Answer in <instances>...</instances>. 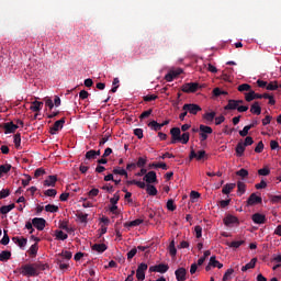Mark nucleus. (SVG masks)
<instances>
[{
  "label": "nucleus",
  "mask_w": 281,
  "mask_h": 281,
  "mask_svg": "<svg viewBox=\"0 0 281 281\" xmlns=\"http://www.w3.org/2000/svg\"><path fill=\"white\" fill-rule=\"evenodd\" d=\"M14 273H19L24 278H37V276H41V272L36 271L34 263H24L20 268H16Z\"/></svg>",
  "instance_id": "f257e3e1"
},
{
  "label": "nucleus",
  "mask_w": 281,
  "mask_h": 281,
  "mask_svg": "<svg viewBox=\"0 0 281 281\" xmlns=\"http://www.w3.org/2000/svg\"><path fill=\"white\" fill-rule=\"evenodd\" d=\"M200 142H205L207 139V135H212L214 133V130L207 125H200Z\"/></svg>",
  "instance_id": "f03ea898"
},
{
  "label": "nucleus",
  "mask_w": 281,
  "mask_h": 281,
  "mask_svg": "<svg viewBox=\"0 0 281 281\" xmlns=\"http://www.w3.org/2000/svg\"><path fill=\"white\" fill-rule=\"evenodd\" d=\"M169 269L170 266H168V263H159L156 266H150L149 273H167Z\"/></svg>",
  "instance_id": "7ed1b4c3"
},
{
  "label": "nucleus",
  "mask_w": 281,
  "mask_h": 281,
  "mask_svg": "<svg viewBox=\"0 0 281 281\" xmlns=\"http://www.w3.org/2000/svg\"><path fill=\"white\" fill-rule=\"evenodd\" d=\"M182 110L187 111L191 115H196V113H199V111H202L201 105L194 104V103H186L182 106Z\"/></svg>",
  "instance_id": "20e7f679"
},
{
  "label": "nucleus",
  "mask_w": 281,
  "mask_h": 281,
  "mask_svg": "<svg viewBox=\"0 0 281 281\" xmlns=\"http://www.w3.org/2000/svg\"><path fill=\"white\" fill-rule=\"evenodd\" d=\"M148 270V265L139 263L136 270V278L138 281L146 280V271Z\"/></svg>",
  "instance_id": "39448f33"
},
{
  "label": "nucleus",
  "mask_w": 281,
  "mask_h": 281,
  "mask_svg": "<svg viewBox=\"0 0 281 281\" xmlns=\"http://www.w3.org/2000/svg\"><path fill=\"white\" fill-rule=\"evenodd\" d=\"M206 155L207 154L205 153V150H199L196 153V151H194V148L191 147L189 159H190V161H192V159H196L198 161H201L202 159H205Z\"/></svg>",
  "instance_id": "423d86ee"
},
{
  "label": "nucleus",
  "mask_w": 281,
  "mask_h": 281,
  "mask_svg": "<svg viewBox=\"0 0 281 281\" xmlns=\"http://www.w3.org/2000/svg\"><path fill=\"white\" fill-rule=\"evenodd\" d=\"M183 93H196L199 91V83L198 82H189L182 86Z\"/></svg>",
  "instance_id": "0eeeda50"
},
{
  "label": "nucleus",
  "mask_w": 281,
  "mask_h": 281,
  "mask_svg": "<svg viewBox=\"0 0 281 281\" xmlns=\"http://www.w3.org/2000/svg\"><path fill=\"white\" fill-rule=\"evenodd\" d=\"M32 223L35 229H37L38 232H43V229H45V225H47V221H45V218L43 217H34L32 220Z\"/></svg>",
  "instance_id": "6e6552de"
},
{
  "label": "nucleus",
  "mask_w": 281,
  "mask_h": 281,
  "mask_svg": "<svg viewBox=\"0 0 281 281\" xmlns=\"http://www.w3.org/2000/svg\"><path fill=\"white\" fill-rule=\"evenodd\" d=\"M223 221L226 227H232V225H240V221H238V217L231 214L226 215Z\"/></svg>",
  "instance_id": "1a4fd4ad"
},
{
  "label": "nucleus",
  "mask_w": 281,
  "mask_h": 281,
  "mask_svg": "<svg viewBox=\"0 0 281 281\" xmlns=\"http://www.w3.org/2000/svg\"><path fill=\"white\" fill-rule=\"evenodd\" d=\"M171 142L170 144H177L181 139V128L173 127L170 130Z\"/></svg>",
  "instance_id": "9d476101"
},
{
  "label": "nucleus",
  "mask_w": 281,
  "mask_h": 281,
  "mask_svg": "<svg viewBox=\"0 0 281 281\" xmlns=\"http://www.w3.org/2000/svg\"><path fill=\"white\" fill-rule=\"evenodd\" d=\"M64 125H65V117L56 121L54 125L49 128L50 135H56V133H58V131H60Z\"/></svg>",
  "instance_id": "9b49d317"
},
{
  "label": "nucleus",
  "mask_w": 281,
  "mask_h": 281,
  "mask_svg": "<svg viewBox=\"0 0 281 281\" xmlns=\"http://www.w3.org/2000/svg\"><path fill=\"white\" fill-rule=\"evenodd\" d=\"M251 218L256 225H265V223H267V216H265V214L255 213Z\"/></svg>",
  "instance_id": "f8f14e48"
},
{
  "label": "nucleus",
  "mask_w": 281,
  "mask_h": 281,
  "mask_svg": "<svg viewBox=\"0 0 281 281\" xmlns=\"http://www.w3.org/2000/svg\"><path fill=\"white\" fill-rule=\"evenodd\" d=\"M143 180L146 181V183H148V186H150V183H157V172L148 171L144 176Z\"/></svg>",
  "instance_id": "ddd939ff"
},
{
  "label": "nucleus",
  "mask_w": 281,
  "mask_h": 281,
  "mask_svg": "<svg viewBox=\"0 0 281 281\" xmlns=\"http://www.w3.org/2000/svg\"><path fill=\"white\" fill-rule=\"evenodd\" d=\"M3 128H4L5 135H8L10 133H15L16 128H19V125L14 124V122H8V123H4Z\"/></svg>",
  "instance_id": "4468645a"
},
{
  "label": "nucleus",
  "mask_w": 281,
  "mask_h": 281,
  "mask_svg": "<svg viewBox=\"0 0 281 281\" xmlns=\"http://www.w3.org/2000/svg\"><path fill=\"white\" fill-rule=\"evenodd\" d=\"M258 203H262V198L251 193L247 200V205H258Z\"/></svg>",
  "instance_id": "2eb2a0df"
},
{
  "label": "nucleus",
  "mask_w": 281,
  "mask_h": 281,
  "mask_svg": "<svg viewBox=\"0 0 281 281\" xmlns=\"http://www.w3.org/2000/svg\"><path fill=\"white\" fill-rule=\"evenodd\" d=\"M188 271L186 270V268H178L176 271H175V276H176V279L178 281H186V276H187Z\"/></svg>",
  "instance_id": "dca6fc26"
},
{
  "label": "nucleus",
  "mask_w": 281,
  "mask_h": 281,
  "mask_svg": "<svg viewBox=\"0 0 281 281\" xmlns=\"http://www.w3.org/2000/svg\"><path fill=\"white\" fill-rule=\"evenodd\" d=\"M12 241L16 246H19L21 249H23V247H25V245H27V238H25V237L15 236V237H12Z\"/></svg>",
  "instance_id": "f3484780"
},
{
  "label": "nucleus",
  "mask_w": 281,
  "mask_h": 281,
  "mask_svg": "<svg viewBox=\"0 0 281 281\" xmlns=\"http://www.w3.org/2000/svg\"><path fill=\"white\" fill-rule=\"evenodd\" d=\"M56 181H58V178L56 176H48L47 179L44 181V186L46 188H54L56 186Z\"/></svg>",
  "instance_id": "a211bd4d"
},
{
  "label": "nucleus",
  "mask_w": 281,
  "mask_h": 281,
  "mask_svg": "<svg viewBox=\"0 0 281 281\" xmlns=\"http://www.w3.org/2000/svg\"><path fill=\"white\" fill-rule=\"evenodd\" d=\"M250 113L254 115H260L262 113V108H260V102L255 101L250 106Z\"/></svg>",
  "instance_id": "6ab92c4d"
},
{
  "label": "nucleus",
  "mask_w": 281,
  "mask_h": 281,
  "mask_svg": "<svg viewBox=\"0 0 281 281\" xmlns=\"http://www.w3.org/2000/svg\"><path fill=\"white\" fill-rule=\"evenodd\" d=\"M92 251H97L98 254H104L109 247L105 244H94L91 247Z\"/></svg>",
  "instance_id": "aec40b11"
},
{
  "label": "nucleus",
  "mask_w": 281,
  "mask_h": 281,
  "mask_svg": "<svg viewBox=\"0 0 281 281\" xmlns=\"http://www.w3.org/2000/svg\"><path fill=\"white\" fill-rule=\"evenodd\" d=\"M12 258V252L10 250H2L0 252V262H8Z\"/></svg>",
  "instance_id": "412c9836"
},
{
  "label": "nucleus",
  "mask_w": 281,
  "mask_h": 281,
  "mask_svg": "<svg viewBox=\"0 0 281 281\" xmlns=\"http://www.w3.org/2000/svg\"><path fill=\"white\" fill-rule=\"evenodd\" d=\"M225 111H236L238 110V103H236V100L231 99L228 100L227 105H225Z\"/></svg>",
  "instance_id": "4be33fe9"
},
{
  "label": "nucleus",
  "mask_w": 281,
  "mask_h": 281,
  "mask_svg": "<svg viewBox=\"0 0 281 281\" xmlns=\"http://www.w3.org/2000/svg\"><path fill=\"white\" fill-rule=\"evenodd\" d=\"M35 271L37 273H41V271H45L46 269H49V265L43 263V262H34Z\"/></svg>",
  "instance_id": "5701e85b"
},
{
  "label": "nucleus",
  "mask_w": 281,
  "mask_h": 281,
  "mask_svg": "<svg viewBox=\"0 0 281 281\" xmlns=\"http://www.w3.org/2000/svg\"><path fill=\"white\" fill-rule=\"evenodd\" d=\"M245 148H246V145L243 142H239L235 148L236 155L238 157H243V155H245Z\"/></svg>",
  "instance_id": "b1692460"
},
{
  "label": "nucleus",
  "mask_w": 281,
  "mask_h": 281,
  "mask_svg": "<svg viewBox=\"0 0 281 281\" xmlns=\"http://www.w3.org/2000/svg\"><path fill=\"white\" fill-rule=\"evenodd\" d=\"M256 262H258V258H252L250 262L246 263L243 268L241 271H249V269H254L256 267Z\"/></svg>",
  "instance_id": "393cba45"
},
{
  "label": "nucleus",
  "mask_w": 281,
  "mask_h": 281,
  "mask_svg": "<svg viewBox=\"0 0 281 281\" xmlns=\"http://www.w3.org/2000/svg\"><path fill=\"white\" fill-rule=\"evenodd\" d=\"M112 172L113 175H120L121 177H125V179H128V172L126 171V169L115 167Z\"/></svg>",
  "instance_id": "a878e982"
},
{
  "label": "nucleus",
  "mask_w": 281,
  "mask_h": 281,
  "mask_svg": "<svg viewBox=\"0 0 281 281\" xmlns=\"http://www.w3.org/2000/svg\"><path fill=\"white\" fill-rule=\"evenodd\" d=\"M16 205L14 203L9 205H3L0 207V214H9V212H12Z\"/></svg>",
  "instance_id": "bb28decb"
},
{
  "label": "nucleus",
  "mask_w": 281,
  "mask_h": 281,
  "mask_svg": "<svg viewBox=\"0 0 281 281\" xmlns=\"http://www.w3.org/2000/svg\"><path fill=\"white\" fill-rule=\"evenodd\" d=\"M12 170V165L5 164L0 166V179L3 177V175H8Z\"/></svg>",
  "instance_id": "cd10ccee"
},
{
  "label": "nucleus",
  "mask_w": 281,
  "mask_h": 281,
  "mask_svg": "<svg viewBox=\"0 0 281 281\" xmlns=\"http://www.w3.org/2000/svg\"><path fill=\"white\" fill-rule=\"evenodd\" d=\"M42 109H43V102L41 101L32 102L31 111H33L34 113H38V111H41Z\"/></svg>",
  "instance_id": "c85d7f7f"
},
{
  "label": "nucleus",
  "mask_w": 281,
  "mask_h": 281,
  "mask_svg": "<svg viewBox=\"0 0 281 281\" xmlns=\"http://www.w3.org/2000/svg\"><path fill=\"white\" fill-rule=\"evenodd\" d=\"M205 122H214L216 117V112H206L202 115Z\"/></svg>",
  "instance_id": "c756f323"
},
{
  "label": "nucleus",
  "mask_w": 281,
  "mask_h": 281,
  "mask_svg": "<svg viewBox=\"0 0 281 281\" xmlns=\"http://www.w3.org/2000/svg\"><path fill=\"white\" fill-rule=\"evenodd\" d=\"M142 223H144V220H134L132 222H126L124 224V227H139V225H142Z\"/></svg>",
  "instance_id": "7c9ffc66"
},
{
  "label": "nucleus",
  "mask_w": 281,
  "mask_h": 281,
  "mask_svg": "<svg viewBox=\"0 0 281 281\" xmlns=\"http://www.w3.org/2000/svg\"><path fill=\"white\" fill-rule=\"evenodd\" d=\"M27 254L32 256V258H35V256L38 254V244H33L30 249L27 250Z\"/></svg>",
  "instance_id": "2f4dec72"
},
{
  "label": "nucleus",
  "mask_w": 281,
  "mask_h": 281,
  "mask_svg": "<svg viewBox=\"0 0 281 281\" xmlns=\"http://www.w3.org/2000/svg\"><path fill=\"white\" fill-rule=\"evenodd\" d=\"M146 192L149 194V196H157V188L153 184H147Z\"/></svg>",
  "instance_id": "473e14b6"
},
{
  "label": "nucleus",
  "mask_w": 281,
  "mask_h": 281,
  "mask_svg": "<svg viewBox=\"0 0 281 281\" xmlns=\"http://www.w3.org/2000/svg\"><path fill=\"white\" fill-rule=\"evenodd\" d=\"M234 188H236V183H227L223 187L222 192L223 194H229Z\"/></svg>",
  "instance_id": "72a5a7b5"
},
{
  "label": "nucleus",
  "mask_w": 281,
  "mask_h": 281,
  "mask_svg": "<svg viewBox=\"0 0 281 281\" xmlns=\"http://www.w3.org/2000/svg\"><path fill=\"white\" fill-rule=\"evenodd\" d=\"M55 236L57 240H67V238H69V235L63 231H55Z\"/></svg>",
  "instance_id": "f704fd0d"
},
{
  "label": "nucleus",
  "mask_w": 281,
  "mask_h": 281,
  "mask_svg": "<svg viewBox=\"0 0 281 281\" xmlns=\"http://www.w3.org/2000/svg\"><path fill=\"white\" fill-rule=\"evenodd\" d=\"M245 100L246 102H254V100H256V91L249 90V92H246Z\"/></svg>",
  "instance_id": "c9c22d12"
},
{
  "label": "nucleus",
  "mask_w": 281,
  "mask_h": 281,
  "mask_svg": "<svg viewBox=\"0 0 281 281\" xmlns=\"http://www.w3.org/2000/svg\"><path fill=\"white\" fill-rule=\"evenodd\" d=\"M148 127L151 128V131H155L156 133L161 131V125L157 121L149 122Z\"/></svg>",
  "instance_id": "e433bc0d"
},
{
  "label": "nucleus",
  "mask_w": 281,
  "mask_h": 281,
  "mask_svg": "<svg viewBox=\"0 0 281 281\" xmlns=\"http://www.w3.org/2000/svg\"><path fill=\"white\" fill-rule=\"evenodd\" d=\"M210 265H212V267L216 268L217 269H223V263H221L218 260H216V256H212L210 258Z\"/></svg>",
  "instance_id": "4c0bfd02"
},
{
  "label": "nucleus",
  "mask_w": 281,
  "mask_h": 281,
  "mask_svg": "<svg viewBox=\"0 0 281 281\" xmlns=\"http://www.w3.org/2000/svg\"><path fill=\"white\" fill-rule=\"evenodd\" d=\"M226 245H228V247H231L232 249H238V247H241V245H245V240L231 241V243H227Z\"/></svg>",
  "instance_id": "58836bf2"
},
{
  "label": "nucleus",
  "mask_w": 281,
  "mask_h": 281,
  "mask_svg": "<svg viewBox=\"0 0 281 281\" xmlns=\"http://www.w3.org/2000/svg\"><path fill=\"white\" fill-rule=\"evenodd\" d=\"M237 90L240 93H245V91H250L251 90V86L249 83H241L237 87Z\"/></svg>",
  "instance_id": "ea45409f"
},
{
  "label": "nucleus",
  "mask_w": 281,
  "mask_h": 281,
  "mask_svg": "<svg viewBox=\"0 0 281 281\" xmlns=\"http://www.w3.org/2000/svg\"><path fill=\"white\" fill-rule=\"evenodd\" d=\"M72 254L69 250H63L58 254V258H65L66 260H71Z\"/></svg>",
  "instance_id": "a19ab883"
},
{
  "label": "nucleus",
  "mask_w": 281,
  "mask_h": 281,
  "mask_svg": "<svg viewBox=\"0 0 281 281\" xmlns=\"http://www.w3.org/2000/svg\"><path fill=\"white\" fill-rule=\"evenodd\" d=\"M178 142H181V144H188V142H190V133L184 132L182 135L180 134V139Z\"/></svg>",
  "instance_id": "79ce46f5"
},
{
  "label": "nucleus",
  "mask_w": 281,
  "mask_h": 281,
  "mask_svg": "<svg viewBox=\"0 0 281 281\" xmlns=\"http://www.w3.org/2000/svg\"><path fill=\"white\" fill-rule=\"evenodd\" d=\"M258 175L260 177H269V175H271V170L268 167H265L258 170Z\"/></svg>",
  "instance_id": "37998d69"
},
{
  "label": "nucleus",
  "mask_w": 281,
  "mask_h": 281,
  "mask_svg": "<svg viewBox=\"0 0 281 281\" xmlns=\"http://www.w3.org/2000/svg\"><path fill=\"white\" fill-rule=\"evenodd\" d=\"M112 85H113V88L110 91L111 93H116L117 89H120V79L114 78Z\"/></svg>",
  "instance_id": "c03bdc74"
},
{
  "label": "nucleus",
  "mask_w": 281,
  "mask_h": 281,
  "mask_svg": "<svg viewBox=\"0 0 281 281\" xmlns=\"http://www.w3.org/2000/svg\"><path fill=\"white\" fill-rule=\"evenodd\" d=\"M45 212H50V214H55L56 212H58V206L54 204H47L45 206Z\"/></svg>",
  "instance_id": "a18cd8bd"
},
{
  "label": "nucleus",
  "mask_w": 281,
  "mask_h": 281,
  "mask_svg": "<svg viewBox=\"0 0 281 281\" xmlns=\"http://www.w3.org/2000/svg\"><path fill=\"white\" fill-rule=\"evenodd\" d=\"M233 274H234V269H232V268L227 269L223 276L222 281L231 280Z\"/></svg>",
  "instance_id": "49530a36"
},
{
  "label": "nucleus",
  "mask_w": 281,
  "mask_h": 281,
  "mask_svg": "<svg viewBox=\"0 0 281 281\" xmlns=\"http://www.w3.org/2000/svg\"><path fill=\"white\" fill-rule=\"evenodd\" d=\"M169 254L172 258L177 256V247H175V240L169 244Z\"/></svg>",
  "instance_id": "de8ad7c7"
},
{
  "label": "nucleus",
  "mask_w": 281,
  "mask_h": 281,
  "mask_svg": "<svg viewBox=\"0 0 281 281\" xmlns=\"http://www.w3.org/2000/svg\"><path fill=\"white\" fill-rule=\"evenodd\" d=\"M278 87H280L278 86V81H274V82L267 83L266 89L268 91H278Z\"/></svg>",
  "instance_id": "09e8293b"
},
{
  "label": "nucleus",
  "mask_w": 281,
  "mask_h": 281,
  "mask_svg": "<svg viewBox=\"0 0 281 281\" xmlns=\"http://www.w3.org/2000/svg\"><path fill=\"white\" fill-rule=\"evenodd\" d=\"M13 142H14V146L16 149L21 148V134L20 133L14 135Z\"/></svg>",
  "instance_id": "8fccbe9b"
},
{
  "label": "nucleus",
  "mask_w": 281,
  "mask_h": 281,
  "mask_svg": "<svg viewBox=\"0 0 281 281\" xmlns=\"http://www.w3.org/2000/svg\"><path fill=\"white\" fill-rule=\"evenodd\" d=\"M247 186L243 181L237 182V190L240 194H245Z\"/></svg>",
  "instance_id": "3c124183"
},
{
  "label": "nucleus",
  "mask_w": 281,
  "mask_h": 281,
  "mask_svg": "<svg viewBox=\"0 0 281 281\" xmlns=\"http://www.w3.org/2000/svg\"><path fill=\"white\" fill-rule=\"evenodd\" d=\"M167 210H169V212H175V210H177V205H175V200L170 199L167 201Z\"/></svg>",
  "instance_id": "603ef678"
},
{
  "label": "nucleus",
  "mask_w": 281,
  "mask_h": 281,
  "mask_svg": "<svg viewBox=\"0 0 281 281\" xmlns=\"http://www.w3.org/2000/svg\"><path fill=\"white\" fill-rule=\"evenodd\" d=\"M237 177H241V179H245V177H249V171L247 169L243 168L236 171Z\"/></svg>",
  "instance_id": "864d4df0"
},
{
  "label": "nucleus",
  "mask_w": 281,
  "mask_h": 281,
  "mask_svg": "<svg viewBox=\"0 0 281 281\" xmlns=\"http://www.w3.org/2000/svg\"><path fill=\"white\" fill-rule=\"evenodd\" d=\"M45 196H52L54 199V196H56V194H58V191H56V189H47L46 191H44Z\"/></svg>",
  "instance_id": "5fc2aeb1"
},
{
  "label": "nucleus",
  "mask_w": 281,
  "mask_h": 281,
  "mask_svg": "<svg viewBox=\"0 0 281 281\" xmlns=\"http://www.w3.org/2000/svg\"><path fill=\"white\" fill-rule=\"evenodd\" d=\"M9 243H10V236L8 235V231H4V235L0 240V245H9Z\"/></svg>",
  "instance_id": "6e6d98bb"
},
{
  "label": "nucleus",
  "mask_w": 281,
  "mask_h": 281,
  "mask_svg": "<svg viewBox=\"0 0 281 281\" xmlns=\"http://www.w3.org/2000/svg\"><path fill=\"white\" fill-rule=\"evenodd\" d=\"M77 218H79L80 223H87V218H89V214L87 213H78Z\"/></svg>",
  "instance_id": "4d7b16f0"
},
{
  "label": "nucleus",
  "mask_w": 281,
  "mask_h": 281,
  "mask_svg": "<svg viewBox=\"0 0 281 281\" xmlns=\"http://www.w3.org/2000/svg\"><path fill=\"white\" fill-rule=\"evenodd\" d=\"M120 201V192L114 193L113 198L110 199L112 205H117Z\"/></svg>",
  "instance_id": "13d9d810"
},
{
  "label": "nucleus",
  "mask_w": 281,
  "mask_h": 281,
  "mask_svg": "<svg viewBox=\"0 0 281 281\" xmlns=\"http://www.w3.org/2000/svg\"><path fill=\"white\" fill-rule=\"evenodd\" d=\"M57 263L59 265V269L61 271H65V269H69V263H64L63 259L57 258Z\"/></svg>",
  "instance_id": "bf43d9fd"
},
{
  "label": "nucleus",
  "mask_w": 281,
  "mask_h": 281,
  "mask_svg": "<svg viewBox=\"0 0 281 281\" xmlns=\"http://www.w3.org/2000/svg\"><path fill=\"white\" fill-rule=\"evenodd\" d=\"M194 232H195V238H201L203 236V228L201 226H195L194 227Z\"/></svg>",
  "instance_id": "052dcab7"
},
{
  "label": "nucleus",
  "mask_w": 281,
  "mask_h": 281,
  "mask_svg": "<svg viewBox=\"0 0 281 281\" xmlns=\"http://www.w3.org/2000/svg\"><path fill=\"white\" fill-rule=\"evenodd\" d=\"M69 225V222H67V221H64V222H61L60 224H59V227H60V229H65V232H71V228L68 226Z\"/></svg>",
  "instance_id": "680f3d73"
},
{
  "label": "nucleus",
  "mask_w": 281,
  "mask_h": 281,
  "mask_svg": "<svg viewBox=\"0 0 281 281\" xmlns=\"http://www.w3.org/2000/svg\"><path fill=\"white\" fill-rule=\"evenodd\" d=\"M9 195H10V189H2L0 191V200L1 199H8Z\"/></svg>",
  "instance_id": "e2e57ef3"
},
{
  "label": "nucleus",
  "mask_w": 281,
  "mask_h": 281,
  "mask_svg": "<svg viewBox=\"0 0 281 281\" xmlns=\"http://www.w3.org/2000/svg\"><path fill=\"white\" fill-rule=\"evenodd\" d=\"M86 159H95V150L94 149H91L89 151L86 153Z\"/></svg>",
  "instance_id": "0e129e2a"
},
{
  "label": "nucleus",
  "mask_w": 281,
  "mask_h": 281,
  "mask_svg": "<svg viewBox=\"0 0 281 281\" xmlns=\"http://www.w3.org/2000/svg\"><path fill=\"white\" fill-rule=\"evenodd\" d=\"M44 102L46 104V106H48V109L52 111V109H54V101L50 98H45Z\"/></svg>",
  "instance_id": "69168bd1"
},
{
  "label": "nucleus",
  "mask_w": 281,
  "mask_h": 281,
  "mask_svg": "<svg viewBox=\"0 0 281 281\" xmlns=\"http://www.w3.org/2000/svg\"><path fill=\"white\" fill-rule=\"evenodd\" d=\"M43 175H45V169H43V168H38L34 172L35 179H38V177H43Z\"/></svg>",
  "instance_id": "338daca9"
},
{
  "label": "nucleus",
  "mask_w": 281,
  "mask_h": 281,
  "mask_svg": "<svg viewBox=\"0 0 281 281\" xmlns=\"http://www.w3.org/2000/svg\"><path fill=\"white\" fill-rule=\"evenodd\" d=\"M271 203H281V195H270Z\"/></svg>",
  "instance_id": "774afa93"
}]
</instances>
